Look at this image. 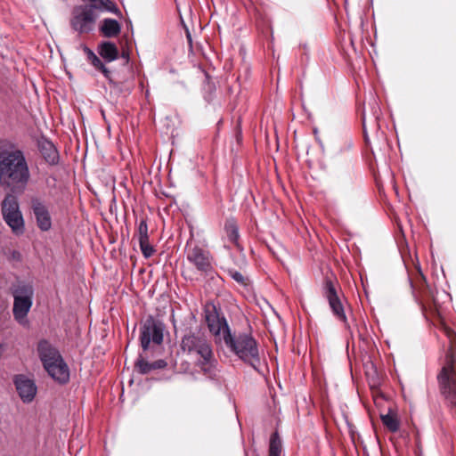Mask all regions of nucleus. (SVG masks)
I'll list each match as a JSON object with an SVG mask.
<instances>
[{"label": "nucleus", "instance_id": "obj_1", "mask_svg": "<svg viewBox=\"0 0 456 456\" xmlns=\"http://www.w3.org/2000/svg\"><path fill=\"white\" fill-rule=\"evenodd\" d=\"M30 179L25 153L9 141L0 142V185L12 192L23 191Z\"/></svg>", "mask_w": 456, "mask_h": 456}, {"label": "nucleus", "instance_id": "obj_2", "mask_svg": "<svg viewBox=\"0 0 456 456\" xmlns=\"http://www.w3.org/2000/svg\"><path fill=\"white\" fill-rule=\"evenodd\" d=\"M37 354L49 376L60 384L69 379V370L58 349L46 339H41L37 347Z\"/></svg>", "mask_w": 456, "mask_h": 456}, {"label": "nucleus", "instance_id": "obj_3", "mask_svg": "<svg viewBox=\"0 0 456 456\" xmlns=\"http://www.w3.org/2000/svg\"><path fill=\"white\" fill-rule=\"evenodd\" d=\"M230 349L245 364L260 372L261 358L258 345L249 331L234 335L230 333Z\"/></svg>", "mask_w": 456, "mask_h": 456}, {"label": "nucleus", "instance_id": "obj_4", "mask_svg": "<svg viewBox=\"0 0 456 456\" xmlns=\"http://www.w3.org/2000/svg\"><path fill=\"white\" fill-rule=\"evenodd\" d=\"M181 347L191 354L198 357L201 370L211 373L213 367V353L208 339L200 335L189 334L183 337Z\"/></svg>", "mask_w": 456, "mask_h": 456}, {"label": "nucleus", "instance_id": "obj_5", "mask_svg": "<svg viewBox=\"0 0 456 456\" xmlns=\"http://www.w3.org/2000/svg\"><path fill=\"white\" fill-rule=\"evenodd\" d=\"M440 391L451 412L456 416V360L447 357V362L438 375Z\"/></svg>", "mask_w": 456, "mask_h": 456}, {"label": "nucleus", "instance_id": "obj_6", "mask_svg": "<svg viewBox=\"0 0 456 456\" xmlns=\"http://www.w3.org/2000/svg\"><path fill=\"white\" fill-rule=\"evenodd\" d=\"M165 330L164 323L149 316L141 327L140 342L143 352L151 347L159 346L163 342V333Z\"/></svg>", "mask_w": 456, "mask_h": 456}, {"label": "nucleus", "instance_id": "obj_7", "mask_svg": "<svg viewBox=\"0 0 456 456\" xmlns=\"http://www.w3.org/2000/svg\"><path fill=\"white\" fill-rule=\"evenodd\" d=\"M2 212L5 223L11 227L12 231L19 235L24 232V220L19 208L17 198L9 193L2 202Z\"/></svg>", "mask_w": 456, "mask_h": 456}, {"label": "nucleus", "instance_id": "obj_8", "mask_svg": "<svg viewBox=\"0 0 456 456\" xmlns=\"http://www.w3.org/2000/svg\"><path fill=\"white\" fill-rule=\"evenodd\" d=\"M34 290L30 284L20 283L13 289V316L20 322L24 319L32 306V297Z\"/></svg>", "mask_w": 456, "mask_h": 456}, {"label": "nucleus", "instance_id": "obj_9", "mask_svg": "<svg viewBox=\"0 0 456 456\" xmlns=\"http://www.w3.org/2000/svg\"><path fill=\"white\" fill-rule=\"evenodd\" d=\"M206 321L209 331L215 336L216 342L228 346V323L224 316H221L215 306L207 311Z\"/></svg>", "mask_w": 456, "mask_h": 456}, {"label": "nucleus", "instance_id": "obj_10", "mask_svg": "<svg viewBox=\"0 0 456 456\" xmlns=\"http://www.w3.org/2000/svg\"><path fill=\"white\" fill-rule=\"evenodd\" d=\"M97 16L96 12H92L87 7L78 6L73 11L71 28L79 34L89 33L94 28Z\"/></svg>", "mask_w": 456, "mask_h": 456}, {"label": "nucleus", "instance_id": "obj_11", "mask_svg": "<svg viewBox=\"0 0 456 456\" xmlns=\"http://www.w3.org/2000/svg\"><path fill=\"white\" fill-rule=\"evenodd\" d=\"M323 296L329 302L330 307L334 316L340 322L347 325V319L344 310V305L341 297L338 296L334 283L330 280H326L323 285Z\"/></svg>", "mask_w": 456, "mask_h": 456}, {"label": "nucleus", "instance_id": "obj_12", "mask_svg": "<svg viewBox=\"0 0 456 456\" xmlns=\"http://www.w3.org/2000/svg\"><path fill=\"white\" fill-rule=\"evenodd\" d=\"M31 209L37 227L43 232L49 231L52 227V217L45 203L41 199L33 197Z\"/></svg>", "mask_w": 456, "mask_h": 456}, {"label": "nucleus", "instance_id": "obj_13", "mask_svg": "<svg viewBox=\"0 0 456 456\" xmlns=\"http://www.w3.org/2000/svg\"><path fill=\"white\" fill-rule=\"evenodd\" d=\"M19 396L24 403H31L37 395V387L35 381L26 375L19 374L13 379Z\"/></svg>", "mask_w": 456, "mask_h": 456}, {"label": "nucleus", "instance_id": "obj_14", "mask_svg": "<svg viewBox=\"0 0 456 456\" xmlns=\"http://www.w3.org/2000/svg\"><path fill=\"white\" fill-rule=\"evenodd\" d=\"M186 258L200 272H208L211 267L208 252L198 246L187 250Z\"/></svg>", "mask_w": 456, "mask_h": 456}, {"label": "nucleus", "instance_id": "obj_15", "mask_svg": "<svg viewBox=\"0 0 456 456\" xmlns=\"http://www.w3.org/2000/svg\"><path fill=\"white\" fill-rule=\"evenodd\" d=\"M230 249H234L239 253V256L234 259V265L238 266L239 270L245 269L247 266V260L242 254L243 247L240 243V236L238 227L230 223Z\"/></svg>", "mask_w": 456, "mask_h": 456}, {"label": "nucleus", "instance_id": "obj_16", "mask_svg": "<svg viewBox=\"0 0 456 456\" xmlns=\"http://www.w3.org/2000/svg\"><path fill=\"white\" fill-rule=\"evenodd\" d=\"M38 148L44 159L50 165H56L59 161V153L53 143L48 140L38 142Z\"/></svg>", "mask_w": 456, "mask_h": 456}, {"label": "nucleus", "instance_id": "obj_17", "mask_svg": "<svg viewBox=\"0 0 456 456\" xmlns=\"http://www.w3.org/2000/svg\"><path fill=\"white\" fill-rule=\"evenodd\" d=\"M167 365V362L162 359L149 362L142 354L139 355L135 362V367L141 374H148L151 370L164 369Z\"/></svg>", "mask_w": 456, "mask_h": 456}, {"label": "nucleus", "instance_id": "obj_18", "mask_svg": "<svg viewBox=\"0 0 456 456\" xmlns=\"http://www.w3.org/2000/svg\"><path fill=\"white\" fill-rule=\"evenodd\" d=\"M98 53L104 61L111 62L118 59L119 53L114 43L106 41L98 45Z\"/></svg>", "mask_w": 456, "mask_h": 456}, {"label": "nucleus", "instance_id": "obj_19", "mask_svg": "<svg viewBox=\"0 0 456 456\" xmlns=\"http://www.w3.org/2000/svg\"><path fill=\"white\" fill-rule=\"evenodd\" d=\"M100 30L105 37H114L120 33L121 27L117 20L106 18L102 21Z\"/></svg>", "mask_w": 456, "mask_h": 456}, {"label": "nucleus", "instance_id": "obj_20", "mask_svg": "<svg viewBox=\"0 0 456 456\" xmlns=\"http://www.w3.org/2000/svg\"><path fill=\"white\" fill-rule=\"evenodd\" d=\"M87 2L86 4L81 5L82 7H87L92 11V12H96V10L99 11H108L112 12H117L118 10L115 6L114 3L110 0H86Z\"/></svg>", "mask_w": 456, "mask_h": 456}, {"label": "nucleus", "instance_id": "obj_21", "mask_svg": "<svg viewBox=\"0 0 456 456\" xmlns=\"http://www.w3.org/2000/svg\"><path fill=\"white\" fill-rule=\"evenodd\" d=\"M230 276L247 292L251 289V281L245 269L234 270L230 268Z\"/></svg>", "mask_w": 456, "mask_h": 456}, {"label": "nucleus", "instance_id": "obj_22", "mask_svg": "<svg viewBox=\"0 0 456 456\" xmlns=\"http://www.w3.org/2000/svg\"><path fill=\"white\" fill-rule=\"evenodd\" d=\"M90 63L99 71H101L102 73V75L104 76V77L106 79H108L109 81V84L110 85L111 87L113 88H118L119 86V84L116 81L113 80L112 77H111V72L110 70L105 67V65L102 63V61H101V59L96 56L95 58H94V60L92 61H90Z\"/></svg>", "mask_w": 456, "mask_h": 456}, {"label": "nucleus", "instance_id": "obj_23", "mask_svg": "<svg viewBox=\"0 0 456 456\" xmlns=\"http://www.w3.org/2000/svg\"><path fill=\"white\" fill-rule=\"evenodd\" d=\"M383 425L390 431L396 432L399 429L400 423L396 417V415L391 411H389L387 414H382L380 416Z\"/></svg>", "mask_w": 456, "mask_h": 456}, {"label": "nucleus", "instance_id": "obj_24", "mask_svg": "<svg viewBox=\"0 0 456 456\" xmlns=\"http://www.w3.org/2000/svg\"><path fill=\"white\" fill-rule=\"evenodd\" d=\"M140 249L142 254L145 258H150L155 253L154 248L150 244L148 240H139Z\"/></svg>", "mask_w": 456, "mask_h": 456}, {"label": "nucleus", "instance_id": "obj_25", "mask_svg": "<svg viewBox=\"0 0 456 456\" xmlns=\"http://www.w3.org/2000/svg\"><path fill=\"white\" fill-rule=\"evenodd\" d=\"M281 452V445L280 440L276 438V434H274L270 441L269 446V456H280Z\"/></svg>", "mask_w": 456, "mask_h": 456}, {"label": "nucleus", "instance_id": "obj_26", "mask_svg": "<svg viewBox=\"0 0 456 456\" xmlns=\"http://www.w3.org/2000/svg\"><path fill=\"white\" fill-rule=\"evenodd\" d=\"M354 178L348 174L347 175H339L337 177V185L339 189L344 190L353 184Z\"/></svg>", "mask_w": 456, "mask_h": 456}, {"label": "nucleus", "instance_id": "obj_27", "mask_svg": "<svg viewBox=\"0 0 456 456\" xmlns=\"http://www.w3.org/2000/svg\"><path fill=\"white\" fill-rule=\"evenodd\" d=\"M137 235H138V240H148V224L146 222V219L142 218L139 222L138 227H137Z\"/></svg>", "mask_w": 456, "mask_h": 456}, {"label": "nucleus", "instance_id": "obj_28", "mask_svg": "<svg viewBox=\"0 0 456 456\" xmlns=\"http://www.w3.org/2000/svg\"><path fill=\"white\" fill-rule=\"evenodd\" d=\"M84 52L86 54L87 61L90 62L95 58L97 55L87 46L84 47Z\"/></svg>", "mask_w": 456, "mask_h": 456}, {"label": "nucleus", "instance_id": "obj_29", "mask_svg": "<svg viewBox=\"0 0 456 456\" xmlns=\"http://www.w3.org/2000/svg\"><path fill=\"white\" fill-rule=\"evenodd\" d=\"M10 258L13 261H20L21 260V255L18 250H12L10 252Z\"/></svg>", "mask_w": 456, "mask_h": 456}, {"label": "nucleus", "instance_id": "obj_30", "mask_svg": "<svg viewBox=\"0 0 456 456\" xmlns=\"http://www.w3.org/2000/svg\"><path fill=\"white\" fill-rule=\"evenodd\" d=\"M235 139H236V142H238V144L241 143L242 135H241V131H240V124L237 125V127H236V130H235Z\"/></svg>", "mask_w": 456, "mask_h": 456}, {"label": "nucleus", "instance_id": "obj_31", "mask_svg": "<svg viewBox=\"0 0 456 456\" xmlns=\"http://www.w3.org/2000/svg\"><path fill=\"white\" fill-rule=\"evenodd\" d=\"M186 37L188 40V45H189L190 48H191L192 47V39H191V35L188 28H186Z\"/></svg>", "mask_w": 456, "mask_h": 456}, {"label": "nucleus", "instance_id": "obj_32", "mask_svg": "<svg viewBox=\"0 0 456 456\" xmlns=\"http://www.w3.org/2000/svg\"><path fill=\"white\" fill-rule=\"evenodd\" d=\"M447 333H448V336H449L451 338H452V336H455V334H454V333H453V331H452V330H448V331H447Z\"/></svg>", "mask_w": 456, "mask_h": 456}, {"label": "nucleus", "instance_id": "obj_33", "mask_svg": "<svg viewBox=\"0 0 456 456\" xmlns=\"http://www.w3.org/2000/svg\"><path fill=\"white\" fill-rule=\"evenodd\" d=\"M224 230H227V229H228V222H227V221H226V222H224Z\"/></svg>", "mask_w": 456, "mask_h": 456}, {"label": "nucleus", "instance_id": "obj_34", "mask_svg": "<svg viewBox=\"0 0 456 456\" xmlns=\"http://www.w3.org/2000/svg\"><path fill=\"white\" fill-rule=\"evenodd\" d=\"M362 126H363V128L365 127V118L364 116L362 117Z\"/></svg>", "mask_w": 456, "mask_h": 456}, {"label": "nucleus", "instance_id": "obj_35", "mask_svg": "<svg viewBox=\"0 0 456 456\" xmlns=\"http://www.w3.org/2000/svg\"><path fill=\"white\" fill-rule=\"evenodd\" d=\"M339 152H340V151H337V153H336V155H335V158H338V155L339 154Z\"/></svg>", "mask_w": 456, "mask_h": 456}, {"label": "nucleus", "instance_id": "obj_36", "mask_svg": "<svg viewBox=\"0 0 456 456\" xmlns=\"http://www.w3.org/2000/svg\"><path fill=\"white\" fill-rule=\"evenodd\" d=\"M222 123H223V120L221 119V120H219V122L217 123V126H219V125H220V124H222Z\"/></svg>", "mask_w": 456, "mask_h": 456}]
</instances>
